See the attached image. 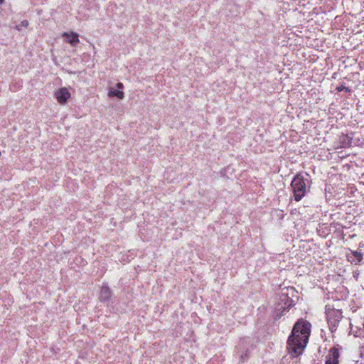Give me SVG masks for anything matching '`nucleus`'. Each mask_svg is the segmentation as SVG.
I'll return each instance as SVG.
<instances>
[{
    "label": "nucleus",
    "mask_w": 364,
    "mask_h": 364,
    "mask_svg": "<svg viewBox=\"0 0 364 364\" xmlns=\"http://www.w3.org/2000/svg\"><path fill=\"white\" fill-rule=\"evenodd\" d=\"M311 333V323L304 319H299L294 326L291 335L287 340V350L293 357L300 355L309 341Z\"/></svg>",
    "instance_id": "f257e3e1"
},
{
    "label": "nucleus",
    "mask_w": 364,
    "mask_h": 364,
    "mask_svg": "<svg viewBox=\"0 0 364 364\" xmlns=\"http://www.w3.org/2000/svg\"><path fill=\"white\" fill-rule=\"evenodd\" d=\"M308 179L304 178L302 174L296 175L291 183V187L296 201H299L307 192Z\"/></svg>",
    "instance_id": "f03ea898"
},
{
    "label": "nucleus",
    "mask_w": 364,
    "mask_h": 364,
    "mask_svg": "<svg viewBox=\"0 0 364 364\" xmlns=\"http://www.w3.org/2000/svg\"><path fill=\"white\" fill-rule=\"evenodd\" d=\"M280 301L282 304L278 303L275 307V319H279L286 311H289V309L294 305V301L286 294H282L280 296Z\"/></svg>",
    "instance_id": "7ed1b4c3"
},
{
    "label": "nucleus",
    "mask_w": 364,
    "mask_h": 364,
    "mask_svg": "<svg viewBox=\"0 0 364 364\" xmlns=\"http://www.w3.org/2000/svg\"><path fill=\"white\" fill-rule=\"evenodd\" d=\"M342 318L341 313L338 311H333L328 316V323L331 331L333 332L336 330L338 323Z\"/></svg>",
    "instance_id": "20e7f679"
},
{
    "label": "nucleus",
    "mask_w": 364,
    "mask_h": 364,
    "mask_svg": "<svg viewBox=\"0 0 364 364\" xmlns=\"http://www.w3.org/2000/svg\"><path fill=\"white\" fill-rule=\"evenodd\" d=\"M57 101L61 104H65L68 100L70 97V93L65 87H62L57 90L54 94Z\"/></svg>",
    "instance_id": "39448f33"
},
{
    "label": "nucleus",
    "mask_w": 364,
    "mask_h": 364,
    "mask_svg": "<svg viewBox=\"0 0 364 364\" xmlns=\"http://www.w3.org/2000/svg\"><path fill=\"white\" fill-rule=\"evenodd\" d=\"M339 352L333 348L330 350L328 355L326 356V364H338Z\"/></svg>",
    "instance_id": "423d86ee"
},
{
    "label": "nucleus",
    "mask_w": 364,
    "mask_h": 364,
    "mask_svg": "<svg viewBox=\"0 0 364 364\" xmlns=\"http://www.w3.org/2000/svg\"><path fill=\"white\" fill-rule=\"evenodd\" d=\"M62 36L65 37L67 43H70L72 46H75L80 42L79 35L75 32L70 33L64 32L62 33Z\"/></svg>",
    "instance_id": "0eeeda50"
},
{
    "label": "nucleus",
    "mask_w": 364,
    "mask_h": 364,
    "mask_svg": "<svg viewBox=\"0 0 364 364\" xmlns=\"http://www.w3.org/2000/svg\"><path fill=\"white\" fill-rule=\"evenodd\" d=\"M112 296V291L107 286H102L100 294V301H107Z\"/></svg>",
    "instance_id": "6e6552de"
},
{
    "label": "nucleus",
    "mask_w": 364,
    "mask_h": 364,
    "mask_svg": "<svg viewBox=\"0 0 364 364\" xmlns=\"http://www.w3.org/2000/svg\"><path fill=\"white\" fill-rule=\"evenodd\" d=\"M107 95L109 97H116L120 100H122L124 97V93L122 91L116 90L114 87L108 88Z\"/></svg>",
    "instance_id": "1a4fd4ad"
},
{
    "label": "nucleus",
    "mask_w": 364,
    "mask_h": 364,
    "mask_svg": "<svg viewBox=\"0 0 364 364\" xmlns=\"http://www.w3.org/2000/svg\"><path fill=\"white\" fill-rule=\"evenodd\" d=\"M353 255L357 259L358 263L362 261V259H363V254L362 253L357 252V251H354L353 252Z\"/></svg>",
    "instance_id": "9d476101"
},
{
    "label": "nucleus",
    "mask_w": 364,
    "mask_h": 364,
    "mask_svg": "<svg viewBox=\"0 0 364 364\" xmlns=\"http://www.w3.org/2000/svg\"><path fill=\"white\" fill-rule=\"evenodd\" d=\"M116 87L118 89H122L124 87V85L122 82H118V83H117Z\"/></svg>",
    "instance_id": "9b49d317"
},
{
    "label": "nucleus",
    "mask_w": 364,
    "mask_h": 364,
    "mask_svg": "<svg viewBox=\"0 0 364 364\" xmlns=\"http://www.w3.org/2000/svg\"><path fill=\"white\" fill-rule=\"evenodd\" d=\"M22 25L24 26H28V21H22Z\"/></svg>",
    "instance_id": "f8f14e48"
},
{
    "label": "nucleus",
    "mask_w": 364,
    "mask_h": 364,
    "mask_svg": "<svg viewBox=\"0 0 364 364\" xmlns=\"http://www.w3.org/2000/svg\"><path fill=\"white\" fill-rule=\"evenodd\" d=\"M343 89H344V87H343V86H341V87H338V91H341V90H343Z\"/></svg>",
    "instance_id": "ddd939ff"
},
{
    "label": "nucleus",
    "mask_w": 364,
    "mask_h": 364,
    "mask_svg": "<svg viewBox=\"0 0 364 364\" xmlns=\"http://www.w3.org/2000/svg\"><path fill=\"white\" fill-rule=\"evenodd\" d=\"M3 2V0H0V4H2Z\"/></svg>",
    "instance_id": "4468645a"
}]
</instances>
